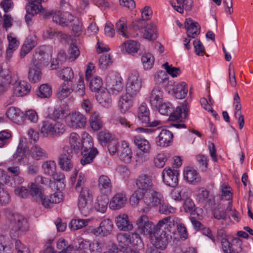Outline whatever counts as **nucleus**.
Here are the masks:
<instances>
[{
	"label": "nucleus",
	"instance_id": "nucleus-1",
	"mask_svg": "<svg viewBox=\"0 0 253 253\" xmlns=\"http://www.w3.org/2000/svg\"><path fill=\"white\" fill-rule=\"evenodd\" d=\"M174 220L171 216L160 220L156 225V229L150 235L152 244L156 249L164 250L166 248L171 236L169 235L174 226Z\"/></svg>",
	"mask_w": 253,
	"mask_h": 253
},
{
	"label": "nucleus",
	"instance_id": "nucleus-2",
	"mask_svg": "<svg viewBox=\"0 0 253 253\" xmlns=\"http://www.w3.org/2000/svg\"><path fill=\"white\" fill-rule=\"evenodd\" d=\"M86 177L84 174L80 173L77 183L75 187L76 190L79 193L78 199V207L81 213L84 216H87L90 209V203L92 201L93 196L90 190L84 187Z\"/></svg>",
	"mask_w": 253,
	"mask_h": 253
},
{
	"label": "nucleus",
	"instance_id": "nucleus-3",
	"mask_svg": "<svg viewBox=\"0 0 253 253\" xmlns=\"http://www.w3.org/2000/svg\"><path fill=\"white\" fill-rule=\"evenodd\" d=\"M117 246L124 253H129L131 247L136 249L142 248L143 244L139 235L136 233H120L117 235Z\"/></svg>",
	"mask_w": 253,
	"mask_h": 253
},
{
	"label": "nucleus",
	"instance_id": "nucleus-4",
	"mask_svg": "<svg viewBox=\"0 0 253 253\" xmlns=\"http://www.w3.org/2000/svg\"><path fill=\"white\" fill-rule=\"evenodd\" d=\"M159 112L162 115L169 116V120L172 121L180 120L182 122V119H187L189 113V106L187 103L185 102L181 106L176 107V110H174V108L172 104L169 102H162L159 105Z\"/></svg>",
	"mask_w": 253,
	"mask_h": 253
},
{
	"label": "nucleus",
	"instance_id": "nucleus-5",
	"mask_svg": "<svg viewBox=\"0 0 253 253\" xmlns=\"http://www.w3.org/2000/svg\"><path fill=\"white\" fill-rule=\"evenodd\" d=\"M98 154L97 149L93 146V138L88 133L84 134L83 148L81 150L82 158L80 163L83 166L91 163Z\"/></svg>",
	"mask_w": 253,
	"mask_h": 253
},
{
	"label": "nucleus",
	"instance_id": "nucleus-6",
	"mask_svg": "<svg viewBox=\"0 0 253 253\" xmlns=\"http://www.w3.org/2000/svg\"><path fill=\"white\" fill-rule=\"evenodd\" d=\"M106 84L112 93L118 94L124 89L123 79L117 73L110 72L106 76Z\"/></svg>",
	"mask_w": 253,
	"mask_h": 253
},
{
	"label": "nucleus",
	"instance_id": "nucleus-7",
	"mask_svg": "<svg viewBox=\"0 0 253 253\" xmlns=\"http://www.w3.org/2000/svg\"><path fill=\"white\" fill-rule=\"evenodd\" d=\"M44 18L52 17L53 22L62 26H67L73 21V16L68 12L62 13L60 11L51 10L46 12L44 15Z\"/></svg>",
	"mask_w": 253,
	"mask_h": 253
},
{
	"label": "nucleus",
	"instance_id": "nucleus-8",
	"mask_svg": "<svg viewBox=\"0 0 253 253\" xmlns=\"http://www.w3.org/2000/svg\"><path fill=\"white\" fill-rule=\"evenodd\" d=\"M73 158L72 149L69 146H65L62 152L58 157V164L60 168L66 171L71 170L73 168L72 161Z\"/></svg>",
	"mask_w": 253,
	"mask_h": 253
},
{
	"label": "nucleus",
	"instance_id": "nucleus-9",
	"mask_svg": "<svg viewBox=\"0 0 253 253\" xmlns=\"http://www.w3.org/2000/svg\"><path fill=\"white\" fill-rule=\"evenodd\" d=\"M137 117L140 123L146 126L154 127L159 125L161 122L158 120L151 121L150 110L145 103H142L138 108Z\"/></svg>",
	"mask_w": 253,
	"mask_h": 253
},
{
	"label": "nucleus",
	"instance_id": "nucleus-10",
	"mask_svg": "<svg viewBox=\"0 0 253 253\" xmlns=\"http://www.w3.org/2000/svg\"><path fill=\"white\" fill-rule=\"evenodd\" d=\"M86 118L79 112H74L70 113L66 117L67 125L73 128H81L85 126Z\"/></svg>",
	"mask_w": 253,
	"mask_h": 253
},
{
	"label": "nucleus",
	"instance_id": "nucleus-11",
	"mask_svg": "<svg viewBox=\"0 0 253 253\" xmlns=\"http://www.w3.org/2000/svg\"><path fill=\"white\" fill-rule=\"evenodd\" d=\"M136 224L137 230L141 234L149 235L150 237L156 229V225L155 226L145 215H143L138 218Z\"/></svg>",
	"mask_w": 253,
	"mask_h": 253
},
{
	"label": "nucleus",
	"instance_id": "nucleus-12",
	"mask_svg": "<svg viewBox=\"0 0 253 253\" xmlns=\"http://www.w3.org/2000/svg\"><path fill=\"white\" fill-rule=\"evenodd\" d=\"M48 64V59L45 52L41 48H37L32 57L29 65L36 68L42 69Z\"/></svg>",
	"mask_w": 253,
	"mask_h": 253
},
{
	"label": "nucleus",
	"instance_id": "nucleus-13",
	"mask_svg": "<svg viewBox=\"0 0 253 253\" xmlns=\"http://www.w3.org/2000/svg\"><path fill=\"white\" fill-rule=\"evenodd\" d=\"M178 170L172 169L171 168H165L162 172V177L164 183L171 187H176L178 183Z\"/></svg>",
	"mask_w": 253,
	"mask_h": 253
},
{
	"label": "nucleus",
	"instance_id": "nucleus-14",
	"mask_svg": "<svg viewBox=\"0 0 253 253\" xmlns=\"http://www.w3.org/2000/svg\"><path fill=\"white\" fill-rule=\"evenodd\" d=\"M136 185L138 190L141 191L145 194L148 192H151L153 190V183L151 176L141 174L136 179Z\"/></svg>",
	"mask_w": 253,
	"mask_h": 253
},
{
	"label": "nucleus",
	"instance_id": "nucleus-15",
	"mask_svg": "<svg viewBox=\"0 0 253 253\" xmlns=\"http://www.w3.org/2000/svg\"><path fill=\"white\" fill-rule=\"evenodd\" d=\"M113 228L112 221L109 219H106L100 222L99 227L93 229L91 232L95 236L105 237L111 234Z\"/></svg>",
	"mask_w": 253,
	"mask_h": 253
},
{
	"label": "nucleus",
	"instance_id": "nucleus-16",
	"mask_svg": "<svg viewBox=\"0 0 253 253\" xmlns=\"http://www.w3.org/2000/svg\"><path fill=\"white\" fill-rule=\"evenodd\" d=\"M12 225V230L15 231H25L28 229L27 220L23 215L18 213H13L10 219Z\"/></svg>",
	"mask_w": 253,
	"mask_h": 253
},
{
	"label": "nucleus",
	"instance_id": "nucleus-17",
	"mask_svg": "<svg viewBox=\"0 0 253 253\" xmlns=\"http://www.w3.org/2000/svg\"><path fill=\"white\" fill-rule=\"evenodd\" d=\"M14 81L13 85V94L14 95L17 96H23L28 94L31 90V86L27 82L22 81L18 82H17L18 77L14 75Z\"/></svg>",
	"mask_w": 253,
	"mask_h": 253
},
{
	"label": "nucleus",
	"instance_id": "nucleus-18",
	"mask_svg": "<svg viewBox=\"0 0 253 253\" xmlns=\"http://www.w3.org/2000/svg\"><path fill=\"white\" fill-rule=\"evenodd\" d=\"M97 182V187L101 194L108 196L111 193L112 184L110 178L107 175H101L98 177Z\"/></svg>",
	"mask_w": 253,
	"mask_h": 253
},
{
	"label": "nucleus",
	"instance_id": "nucleus-19",
	"mask_svg": "<svg viewBox=\"0 0 253 253\" xmlns=\"http://www.w3.org/2000/svg\"><path fill=\"white\" fill-rule=\"evenodd\" d=\"M127 201V197L125 192H121L115 194L111 199L109 207L111 209L116 210L125 207Z\"/></svg>",
	"mask_w": 253,
	"mask_h": 253
},
{
	"label": "nucleus",
	"instance_id": "nucleus-20",
	"mask_svg": "<svg viewBox=\"0 0 253 253\" xmlns=\"http://www.w3.org/2000/svg\"><path fill=\"white\" fill-rule=\"evenodd\" d=\"M184 25L188 38H195L200 34L201 29L200 25L191 18L186 19Z\"/></svg>",
	"mask_w": 253,
	"mask_h": 253
},
{
	"label": "nucleus",
	"instance_id": "nucleus-21",
	"mask_svg": "<svg viewBox=\"0 0 253 253\" xmlns=\"http://www.w3.org/2000/svg\"><path fill=\"white\" fill-rule=\"evenodd\" d=\"M37 44V37L35 35H31L28 36L21 48L20 57H24L36 46Z\"/></svg>",
	"mask_w": 253,
	"mask_h": 253
},
{
	"label": "nucleus",
	"instance_id": "nucleus-22",
	"mask_svg": "<svg viewBox=\"0 0 253 253\" xmlns=\"http://www.w3.org/2000/svg\"><path fill=\"white\" fill-rule=\"evenodd\" d=\"M163 93L161 89L158 86L152 90L149 102L153 109H158V106L163 102Z\"/></svg>",
	"mask_w": 253,
	"mask_h": 253
},
{
	"label": "nucleus",
	"instance_id": "nucleus-23",
	"mask_svg": "<svg viewBox=\"0 0 253 253\" xmlns=\"http://www.w3.org/2000/svg\"><path fill=\"white\" fill-rule=\"evenodd\" d=\"M115 221L117 227L120 230L128 231L133 229L132 224L129 221L128 215L126 214L123 213L118 215Z\"/></svg>",
	"mask_w": 253,
	"mask_h": 253
},
{
	"label": "nucleus",
	"instance_id": "nucleus-24",
	"mask_svg": "<svg viewBox=\"0 0 253 253\" xmlns=\"http://www.w3.org/2000/svg\"><path fill=\"white\" fill-rule=\"evenodd\" d=\"M134 97L126 93L120 97L118 106L121 113H125L132 106Z\"/></svg>",
	"mask_w": 253,
	"mask_h": 253
},
{
	"label": "nucleus",
	"instance_id": "nucleus-25",
	"mask_svg": "<svg viewBox=\"0 0 253 253\" xmlns=\"http://www.w3.org/2000/svg\"><path fill=\"white\" fill-rule=\"evenodd\" d=\"M173 134L167 129H163L156 138L157 145L161 147H167L172 142Z\"/></svg>",
	"mask_w": 253,
	"mask_h": 253
},
{
	"label": "nucleus",
	"instance_id": "nucleus-26",
	"mask_svg": "<svg viewBox=\"0 0 253 253\" xmlns=\"http://www.w3.org/2000/svg\"><path fill=\"white\" fill-rule=\"evenodd\" d=\"M183 175L184 179L190 184H196L201 180V177L199 173L191 167H187L185 169Z\"/></svg>",
	"mask_w": 253,
	"mask_h": 253
},
{
	"label": "nucleus",
	"instance_id": "nucleus-27",
	"mask_svg": "<svg viewBox=\"0 0 253 253\" xmlns=\"http://www.w3.org/2000/svg\"><path fill=\"white\" fill-rule=\"evenodd\" d=\"M119 156L120 159L125 163H129L131 162L132 158L131 150L129 147L128 143L125 140L122 141Z\"/></svg>",
	"mask_w": 253,
	"mask_h": 253
},
{
	"label": "nucleus",
	"instance_id": "nucleus-28",
	"mask_svg": "<svg viewBox=\"0 0 253 253\" xmlns=\"http://www.w3.org/2000/svg\"><path fill=\"white\" fill-rule=\"evenodd\" d=\"M96 99L98 103L105 108H108L112 104L110 92L106 89H102L96 94Z\"/></svg>",
	"mask_w": 253,
	"mask_h": 253
},
{
	"label": "nucleus",
	"instance_id": "nucleus-29",
	"mask_svg": "<svg viewBox=\"0 0 253 253\" xmlns=\"http://www.w3.org/2000/svg\"><path fill=\"white\" fill-rule=\"evenodd\" d=\"M73 85V83L64 82L58 88L57 97L61 100L67 98L74 91Z\"/></svg>",
	"mask_w": 253,
	"mask_h": 253
},
{
	"label": "nucleus",
	"instance_id": "nucleus-30",
	"mask_svg": "<svg viewBox=\"0 0 253 253\" xmlns=\"http://www.w3.org/2000/svg\"><path fill=\"white\" fill-rule=\"evenodd\" d=\"M148 193L150 194L145 196L144 198L145 202L148 206L155 207L161 205L163 202V196L160 193L154 189Z\"/></svg>",
	"mask_w": 253,
	"mask_h": 253
},
{
	"label": "nucleus",
	"instance_id": "nucleus-31",
	"mask_svg": "<svg viewBox=\"0 0 253 253\" xmlns=\"http://www.w3.org/2000/svg\"><path fill=\"white\" fill-rule=\"evenodd\" d=\"M30 155L34 160L36 161L43 160L48 158V154L46 150L38 144H35L31 148Z\"/></svg>",
	"mask_w": 253,
	"mask_h": 253
},
{
	"label": "nucleus",
	"instance_id": "nucleus-32",
	"mask_svg": "<svg viewBox=\"0 0 253 253\" xmlns=\"http://www.w3.org/2000/svg\"><path fill=\"white\" fill-rule=\"evenodd\" d=\"M69 142L70 145L69 146L76 153H79L83 148V139L81 140L80 136L77 133L72 132L70 134Z\"/></svg>",
	"mask_w": 253,
	"mask_h": 253
},
{
	"label": "nucleus",
	"instance_id": "nucleus-33",
	"mask_svg": "<svg viewBox=\"0 0 253 253\" xmlns=\"http://www.w3.org/2000/svg\"><path fill=\"white\" fill-rule=\"evenodd\" d=\"M133 140L135 146L143 153L148 154L151 149L150 144L149 141L140 135L135 136Z\"/></svg>",
	"mask_w": 253,
	"mask_h": 253
},
{
	"label": "nucleus",
	"instance_id": "nucleus-34",
	"mask_svg": "<svg viewBox=\"0 0 253 253\" xmlns=\"http://www.w3.org/2000/svg\"><path fill=\"white\" fill-rule=\"evenodd\" d=\"M89 122L91 128L94 131L100 130L103 126L102 119L97 111L92 113L89 119Z\"/></svg>",
	"mask_w": 253,
	"mask_h": 253
},
{
	"label": "nucleus",
	"instance_id": "nucleus-35",
	"mask_svg": "<svg viewBox=\"0 0 253 253\" xmlns=\"http://www.w3.org/2000/svg\"><path fill=\"white\" fill-rule=\"evenodd\" d=\"M14 76L12 77L8 74H5L3 71L0 72V93L4 91L10 84H14Z\"/></svg>",
	"mask_w": 253,
	"mask_h": 253
},
{
	"label": "nucleus",
	"instance_id": "nucleus-36",
	"mask_svg": "<svg viewBox=\"0 0 253 253\" xmlns=\"http://www.w3.org/2000/svg\"><path fill=\"white\" fill-rule=\"evenodd\" d=\"M57 76L64 81V82L73 83V80L74 78V72L70 67H66L59 70L56 73Z\"/></svg>",
	"mask_w": 253,
	"mask_h": 253
},
{
	"label": "nucleus",
	"instance_id": "nucleus-37",
	"mask_svg": "<svg viewBox=\"0 0 253 253\" xmlns=\"http://www.w3.org/2000/svg\"><path fill=\"white\" fill-rule=\"evenodd\" d=\"M172 90L175 97L177 99H182L184 98L187 94L188 87L185 83L182 82L174 86Z\"/></svg>",
	"mask_w": 253,
	"mask_h": 253
},
{
	"label": "nucleus",
	"instance_id": "nucleus-38",
	"mask_svg": "<svg viewBox=\"0 0 253 253\" xmlns=\"http://www.w3.org/2000/svg\"><path fill=\"white\" fill-rule=\"evenodd\" d=\"M117 31L120 35L126 38H129L130 36L127 32V20L125 17H121L116 23Z\"/></svg>",
	"mask_w": 253,
	"mask_h": 253
},
{
	"label": "nucleus",
	"instance_id": "nucleus-39",
	"mask_svg": "<svg viewBox=\"0 0 253 253\" xmlns=\"http://www.w3.org/2000/svg\"><path fill=\"white\" fill-rule=\"evenodd\" d=\"M42 69L29 65L28 79L32 83H35L40 81L42 78Z\"/></svg>",
	"mask_w": 253,
	"mask_h": 253
},
{
	"label": "nucleus",
	"instance_id": "nucleus-40",
	"mask_svg": "<svg viewBox=\"0 0 253 253\" xmlns=\"http://www.w3.org/2000/svg\"><path fill=\"white\" fill-rule=\"evenodd\" d=\"M51 87L48 84H42L36 91L37 95L41 98H49L52 95Z\"/></svg>",
	"mask_w": 253,
	"mask_h": 253
},
{
	"label": "nucleus",
	"instance_id": "nucleus-41",
	"mask_svg": "<svg viewBox=\"0 0 253 253\" xmlns=\"http://www.w3.org/2000/svg\"><path fill=\"white\" fill-rule=\"evenodd\" d=\"M107 196L104 195L97 198L94 205V208L97 211L102 213L105 212L109 203V199Z\"/></svg>",
	"mask_w": 253,
	"mask_h": 253
},
{
	"label": "nucleus",
	"instance_id": "nucleus-42",
	"mask_svg": "<svg viewBox=\"0 0 253 253\" xmlns=\"http://www.w3.org/2000/svg\"><path fill=\"white\" fill-rule=\"evenodd\" d=\"M141 33L146 39L155 40L157 38L156 26L154 24H147Z\"/></svg>",
	"mask_w": 253,
	"mask_h": 253
},
{
	"label": "nucleus",
	"instance_id": "nucleus-43",
	"mask_svg": "<svg viewBox=\"0 0 253 253\" xmlns=\"http://www.w3.org/2000/svg\"><path fill=\"white\" fill-rule=\"evenodd\" d=\"M13 244L5 240L4 237L0 236V253H13Z\"/></svg>",
	"mask_w": 253,
	"mask_h": 253
},
{
	"label": "nucleus",
	"instance_id": "nucleus-44",
	"mask_svg": "<svg viewBox=\"0 0 253 253\" xmlns=\"http://www.w3.org/2000/svg\"><path fill=\"white\" fill-rule=\"evenodd\" d=\"M140 46V43L135 41L128 40L123 43V48L128 53H136Z\"/></svg>",
	"mask_w": 253,
	"mask_h": 253
},
{
	"label": "nucleus",
	"instance_id": "nucleus-45",
	"mask_svg": "<svg viewBox=\"0 0 253 253\" xmlns=\"http://www.w3.org/2000/svg\"><path fill=\"white\" fill-rule=\"evenodd\" d=\"M89 221L88 219H74L71 221L69 226L71 230L76 231L87 226Z\"/></svg>",
	"mask_w": 253,
	"mask_h": 253
},
{
	"label": "nucleus",
	"instance_id": "nucleus-46",
	"mask_svg": "<svg viewBox=\"0 0 253 253\" xmlns=\"http://www.w3.org/2000/svg\"><path fill=\"white\" fill-rule=\"evenodd\" d=\"M57 248L65 253H71L73 250V247L69 245L68 242L63 238H60L56 243Z\"/></svg>",
	"mask_w": 253,
	"mask_h": 253
},
{
	"label": "nucleus",
	"instance_id": "nucleus-47",
	"mask_svg": "<svg viewBox=\"0 0 253 253\" xmlns=\"http://www.w3.org/2000/svg\"><path fill=\"white\" fill-rule=\"evenodd\" d=\"M169 157V154L167 153L158 154L154 160L155 166L158 168H163Z\"/></svg>",
	"mask_w": 253,
	"mask_h": 253
},
{
	"label": "nucleus",
	"instance_id": "nucleus-48",
	"mask_svg": "<svg viewBox=\"0 0 253 253\" xmlns=\"http://www.w3.org/2000/svg\"><path fill=\"white\" fill-rule=\"evenodd\" d=\"M42 9L41 4H38L35 0H29V4L26 6V12H30L34 14L41 12Z\"/></svg>",
	"mask_w": 253,
	"mask_h": 253
},
{
	"label": "nucleus",
	"instance_id": "nucleus-49",
	"mask_svg": "<svg viewBox=\"0 0 253 253\" xmlns=\"http://www.w3.org/2000/svg\"><path fill=\"white\" fill-rule=\"evenodd\" d=\"M154 60L153 56L150 53L145 54L141 57V61L145 70L151 69L153 66Z\"/></svg>",
	"mask_w": 253,
	"mask_h": 253
},
{
	"label": "nucleus",
	"instance_id": "nucleus-50",
	"mask_svg": "<svg viewBox=\"0 0 253 253\" xmlns=\"http://www.w3.org/2000/svg\"><path fill=\"white\" fill-rule=\"evenodd\" d=\"M97 137L98 141L101 144L109 143L114 139V136L106 130L99 132L98 133Z\"/></svg>",
	"mask_w": 253,
	"mask_h": 253
},
{
	"label": "nucleus",
	"instance_id": "nucleus-51",
	"mask_svg": "<svg viewBox=\"0 0 253 253\" xmlns=\"http://www.w3.org/2000/svg\"><path fill=\"white\" fill-rule=\"evenodd\" d=\"M41 133L44 137L53 136V123L43 121L41 128Z\"/></svg>",
	"mask_w": 253,
	"mask_h": 253
},
{
	"label": "nucleus",
	"instance_id": "nucleus-52",
	"mask_svg": "<svg viewBox=\"0 0 253 253\" xmlns=\"http://www.w3.org/2000/svg\"><path fill=\"white\" fill-rule=\"evenodd\" d=\"M45 174L51 175L56 171V165L53 161H47L45 162L42 166Z\"/></svg>",
	"mask_w": 253,
	"mask_h": 253
},
{
	"label": "nucleus",
	"instance_id": "nucleus-53",
	"mask_svg": "<svg viewBox=\"0 0 253 253\" xmlns=\"http://www.w3.org/2000/svg\"><path fill=\"white\" fill-rule=\"evenodd\" d=\"M141 86V85H139V83H137L136 84H134L127 82L126 88V93L135 97L139 92Z\"/></svg>",
	"mask_w": 253,
	"mask_h": 253
},
{
	"label": "nucleus",
	"instance_id": "nucleus-54",
	"mask_svg": "<svg viewBox=\"0 0 253 253\" xmlns=\"http://www.w3.org/2000/svg\"><path fill=\"white\" fill-rule=\"evenodd\" d=\"M44 36L47 38H52L54 37H59L61 39L65 40L67 38V35L63 34L62 32L57 31L55 29L49 28L44 33Z\"/></svg>",
	"mask_w": 253,
	"mask_h": 253
},
{
	"label": "nucleus",
	"instance_id": "nucleus-55",
	"mask_svg": "<svg viewBox=\"0 0 253 253\" xmlns=\"http://www.w3.org/2000/svg\"><path fill=\"white\" fill-rule=\"evenodd\" d=\"M25 152L23 145L20 142L17 146L16 152L13 155V157L14 159L17 160L19 163H21L26 157Z\"/></svg>",
	"mask_w": 253,
	"mask_h": 253
},
{
	"label": "nucleus",
	"instance_id": "nucleus-56",
	"mask_svg": "<svg viewBox=\"0 0 253 253\" xmlns=\"http://www.w3.org/2000/svg\"><path fill=\"white\" fill-rule=\"evenodd\" d=\"M61 196L59 193H55L49 196L48 204L46 202H43V206L45 208H50L54 204H57L60 202L62 200Z\"/></svg>",
	"mask_w": 253,
	"mask_h": 253
},
{
	"label": "nucleus",
	"instance_id": "nucleus-57",
	"mask_svg": "<svg viewBox=\"0 0 253 253\" xmlns=\"http://www.w3.org/2000/svg\"><path fill=\"white\" fill-rule=\"evenodd\" d=\"M103 83L101 79L98 77H95L90 80L89 83V87L92 91H99L101 89Z\"/></svg>",
	"mask_w": 253,
	"mask_h": 253
},
{
	"label": "nucleus",
	"instance_id": "nucleus-58",
	"mask_svg": "<svg viewBox=\"0 0 253 253\" xmlns=\"http://www.w3.org/2000/svg\"><path fill=\"white\" fill-rule=\"evenodd\" d=\"M145 194L139 190H135L129 199L130 203L132 206H136L138 204L141 199L145 196Z\"/></svg>",
	"mask_w": 253,
	"mask_h": 253
},
{
	"label": "nucleus",
	"instance_id": "nucleus-59",
	"mask_svg": "<svg viewBox=\"0 0 253 253\" xmlns=\"http://www.w3.org/2000/svg\"><path fill=\"white\" fill-rule=\"evenodd\" d=\"M163 67L166 70L167 73L172 77H177L180 74V70L179 68L172 67L171 65H169L168 62L164 64Z\"/></svg>",
	"mask_w": 253,
	"mask_h": 253
},
{
	"label": "nucleus",
	"instance_id": "nucleus-60",
	"mask_svg": "<svg viewBox=\"0 0 253 253\" xmlns=\"http://www.w3.org/2000/svg\"><path fill=\"white\" fill-rule=\"evenodd\" d=\"M10 201L9 193L4 188H0V205L4 206L7 205Z\"/></svg>",
	"mask_w": 253,
	"mask_h": 253
},
{
	"label": "nucleus",
	"instance_id": "nucleus-61",
	"mask_svg": "<svg viewBox=\"0 0 253 253\" xmlns=\"http://www.w3.org/2000/svg\"><path fill=\"white\" fill-rule=\"evenodd\" d=\"M103 244L97 241H94L90 243L89 249L90 253H102Z\"/></svg>",
	"mask_w": 253,
	"mask_h": 253
},
{
	"label": "nucleus",
	"instance_id": "nucleus-62",
	"mask_svg": "<svg viewBox=\"0 0 253 253\" xmlns=\"http://www.w3.org/2000/svg\"><path fill=\"white\" fill-rule=\"evenodd\" d=\"M231 187L229 185L224 183L221 186V198H224L226 200H229L232 197Z\"/></svg>",
	"mask_w": 253,
	"mask_h": 253
},
{
	"label": "nucleus",
	"instance_id": "nucleus-63",
	"mask_svg": "<svg viewBox=\"0 0 253 253\" xmlns=\"http://www.w3.org/2000/svg\"><path fill=\"white\" fill-rule=\"evenodd\" d=\"M69 57L70 61H74L80 54L79 49L77 46L74 44H71L69 48Z\"/></svg>",
	"mask_w": 253,
	"mask_h": 253
},
{
	"label": "nucleus",
	"instance_id": "nucleus-64",
	"mask_svg": "<svg viewBox=\"0 0 253 253\" xmlns=\"http://www.w3.org/2000/svg\"><path fill=\"white\" fill-rule=\"evenodd\" d=\"M242 240L239 238H235L232 241L233 253H241L243 250Z\"/></svg>",
	"mask_w": 253,
	"mask_h": 253
}]
</instances>
